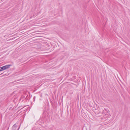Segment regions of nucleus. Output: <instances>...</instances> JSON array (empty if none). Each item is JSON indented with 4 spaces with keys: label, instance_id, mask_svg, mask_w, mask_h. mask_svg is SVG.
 Instances as JSON below:
<instances>
[{
    "label": "nucleus",
    "instance_id": "3",
    "mask_svg": "<svg viewBox=\"0 0 130 130\" xmlns=\"http://www.w3.org/2000/svg\"><path fill=\"white\" fill-rule=\"evenodd\" d=\"M5 70H6V69L5 66L0 67V71H3Z\"/></svg>",
    "mask_w": 130,
    "mask_h": 130
},
{
    "label": "nucleus",
    "instance_id": "2",
    "mask_svg": "<svg viewBox=\"0 0 130 130\" xmlns=\"http://www.w3.org/2000/svg\"><path fill=\"white\" fill-rule=\"evenodd\" d=\"M20 128V126H18L15 124L12 126L11 130H19Z\"/></svg>",
    "mask_w": 130,
    "mask_h": 130
},
{
    "label": "nucleus",
    "instance_id": "1",
    "mask_svg": "<svg viewBox=\"0 0 130 130\" xmlns=\"http://www.w3.org/2000/svg\"><path fill=\"white\" fill-rule=\"evenodd\" d=\"M101 113L104 114L105 115H108V116H109L108 115L109 114L110 111L108 109H104V110L102 109V110Z\"/></svg>",
    "mask_w": 130,
    "mask_h": 130
},
{
    "label": "nucleus",
    "instance_id": "4",
    "mask_svg": "<svg viewBox=\"0 0 130 130\" xmlns=\"http://www.w3.org/2000/svg\"><path fill=\"white\" fill-rule=\"evenodd\" d=\"M6 69H8L10 68V67L12 66L11 64L5 65Z\"/></svg>",
    "mask_w": 130,
    "mask_h": 130
},
{
    "label": "nucleus",
    "instance_id": "5",
    "mask_svg": "<svg viewBox=\"0 0 130 130\" xmlns=\"http://www.w3.org/2000/svg\"><path fill=\"white\" fill-rule=\"evenodd\" d=\"M35 98H36V97L35 96H34L33 98V99L34 101H35Z\"/></svg>",
    "mask_w": 130,
    "mask_h": 130
},
{
    "label": "nucleus",
    "instance_id": "6",
    "mask_svg": "<svg viewBox=\"0 0 130 130\" xmlns=\"http://www.w3.org/2000/svg\"><path fill=\"white\" fill-rule=\"evenodd\" d=\"M31 17H30V19H31Z\"/></svg>",
    "mask_w": 130,
    "mask_h": 130
}]
</instances>
